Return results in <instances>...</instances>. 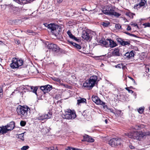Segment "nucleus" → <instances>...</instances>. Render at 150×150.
I'll return each mask as SVG.
<instances>
[{
    "label": "nucleus",
    "instance_id": "1",
    "mask_svg": "<svg viewBox=\"0 0 150 150\" xmlns=\"http://www.w3.org/2000/svg\"><path fill=\"white\" fill-rule=\"evenodd\" d=\"M149 134L146 132L135 131L127 133V135L130 138L139 141H142L145 138L146 135Z\"/></svg>",
    "mask_w": 150,
    "mask_h": 150
},
{
    "label": "nucleus",
    "instance_id": "2",
    "mask_svg": "<svg viewBox=\"0 0 150 150\" xmlns=\"http://www.w3.org/2000/svg\"><path fill=\"white\" fill-rule=\"evenodd\" d=\"M98 77L96 75L90 77L89 80H87L83 84V86L88 89H91L97 83Z\"/></svg>",
    "mask_w": 150,
    "mask_h": 150
},
{
    "label": "nucleus",
    "instance_id": "3",
    "mask_svg": "<svg viewBox=\"0 0 150 150\" xmlns=\"http://www.w3.org/2000/svg\"><path fill=\"white\" fill-rule=\"evenodd\" d=\"M102 12L106 15L114 16L118 17L121 15L120 13L115 12L112 6H104L102 10Z\"/></svg>",
    "mask_w": 150,
    "mask_h": 150
},
{
    "label": "nucleus",
    "instance_id": "4",
    "mask_svg": "<svg viewBox=\"0 0 150 150\" xmlns=\"http://www.w3.org/2000/svg\"><path fill=\"white\" fill-rule=\"evenodd\" d=\"M63 118L68 120L74 119L76 117L74 111L69 109H67L64 110V113L62 115Z\"/></svg>",
    "mask_w": 150,
    "mask_h": 150
},
{
    "label": "nucleus",
    "instance_id": "5",
    "mask_svg": "<svg viewBox=\"0 0 150 150\" xmlns=\"http://www.w3.org/2000/svg\"><path fill=\"white\" fill-rule=\"evenodd\" d=\"M30 110L28 107L20 106L17 108V111L18 114L21 115L22 117L26 118L28 116V112L30 111Z\"/></svg>",
    "mask_w": 150,
    "mask_h": 150
},
{
    "label": "nucleus",
    "instance_id": "6",
    "mask_svg": "<svg viewBox=\"0 0 150 150\" xmlns=\"http://www.w3.org/2000/svg\"><path fill=\"white\" fill-rule=\"evenodd\" d=\"M23 60L16 58L12 59V63L10 64V67L13 69L18 68L23 65Z\"/></svg>",
    "mask_w": 150,
    "mask_h": 150
},
{
    "label": "nucleus",
    "instance_id": "7",
    "mask_svg": "<svg viewBox=\"0 0 150 150\" xmlns=\"http://www.w3.org/2000/svg\"><path fill=\"white\" fill-rule=\"evenodd\" d=\"M14 122H12L7 125L0 127V134H4L8 131L12 130L14 127Z\"/></svg>",
    "mask_w": 150,
    "mask_h": 150
},
{
    "label": "nucleus",
    "instance_id": "8",
    "mask_svg": "<svg viewBox=\"0 0 150 150\" xmlns=\"http://www.w3.org/2000/svg\"><path fill=\"white\" fill-rule=\"evenodd\" d=\"M49 27L52 28L50 30V31L52 33L56 36H58L62 32L61 27L55 25L54 24V25H50Z\"/></svg>",
    "mask_w": 150,
    "mask_h": 150
},
{
    "label": "nucleus",
    "instance_id": "9",
    "mask_svg": "<svg viewBox=\"0 0 150 150\" xmlns=\"http://www.w3.org/2000/svg\"><path fill=\"white\" fill-rule=\"evenodd\" d=\"M122 141L119 138H114L111 139L108 142L109 144L112 147L120 145Z\"/></svg>",
    "mask_w": 150,
    "mask_h": 150
},
{
    "label": "nucleus",
    "instance_id": "10",
    "mask_svg": "<svg viewBox=\"0 0 150 150\" xmlns=\"http://www.w3.org/2000/svg\"><path fill=\"white\" fill-rule=\"evenodd\" d=\"M92 99V101L97 105H102L104 107H107V106L105 105V103L101 100L98 96H93Z\"/></svg>",
    "mask_w": 150,
    "mask_h": 150
},
{
    "label": "nucleus",
    "instance_id": "11",
    "mask_svg": "<svg viewBox=\"0 0 150 150\" xmlns=\"http://www.w3.org/2000/svg\"><path fill=\"white\" fill-rule=\"evenodd\" d=\"M135 52L132 51L130 52H127L124 55L125 58L126 59H130L134 57L135 55Z\"/></svg>",
    "mask_w": 150,
    "mask_h": 150
},
{
    "label": "nucleus",
    "instance_id": "12",
    "mask_svg": "<svg viewBox=\"0 0 150 150\" xmlns=\"http://www.w3.org/2000/svg\"><path fill=\"white\" fill-rule=\"evenodd\" d=\"M82 37L83 38L86 40H90L91 39V37L89 34L85 30H84L83 32V34L82 35Z\"/></svg>",
    "mask_w": 150,
    "mask_h": 150
},
{
    "label": "nucleus",
    "instance_id": "13",
    "mask_svg": "<svg viewBox=\"0 0 150 150\" xmlns=\"http://www.w3.org/2000/svg\"><path fill=\"white\" fill-rule=\"evenodd\" d=\"M84 140L88 142H94V139L87 135H86L83 136Z\"/></svg>",
    "mask_w": 150,
    "mask_h": 150
},
{
    "label": "nucleus",
    "instance_id": "14",
    "mask_svg": "<svg viewBox=\"0 0 150 150\" xmlns=\"http://www.w3.org/2000/svg\"><path fill=\"white\" fill-rule=\"evenodd\" d=\"M109 39H107L104 40H100L99 41V42L106 47H109Z\"/></svg>",
    "mask_w": 150,
    "mask_h": 150
},
{
    "label": "nucleus",
    "instance_id": "15",
    "mask_svg": "<svg viewBox=\"0 0 150 150\" xmlns=\"http://www.w3.org/2000/svg\"><path fill=\"white\" fill-rule=\"evenodd\" d=\"M109 47L111 48H113L117 46V44L113 40L109 39Z\"/></svg>",
    "mask_w": 150,
    "mask_h": 150
},
{
    "label": "nucleus",
    "instance_id": "16",
    "mask_svg": "<svg viewBox=\"0 0 150 150\" xmlns=\"http://www.w3.org/2000/svg\"><path fill=\"white\" fill-rule=\"evenodd\" d=\"M112 55L114 56H120V54L119 52V49L118 48H115L114 49L112 52Z\"/></svg>",
    "mask_w": 150,
    "mask_h": 150
},
{
    "label": "nucleus",
    "instance_id": "17",
    "mask_svg": "<svg viewBox=\"0 0 150 150\" xmlns=\"http://www.w3.org/2000/svg\"><path fill=\"white\" fill-rule=\"evenodd\" d=\"M135 1L137 2L139 5L142 7L144 6L146 4V0H136Z\"/></svg>",
    "mask_w": 150,
    "mask_h": 150
},
{
    "label": "nucleus",
    "instance_id": "18",
    "mask_svg": "<svg viewBox=\"0 0 150 150\" xmlns=\"http://www.w3.org/2000/svg\"><path fill=\"white\" fill-rule=\"evenodd\" d=\"M86 99L83 98L79 97L77 100V104L80 105L81 103H86Z\"/></svg>",
    "mask_w": 150,
    "mask_h": 150
},
{
    "label": "nucleus",
    "instance_id": "19",
    "mask_svg": "<svg viewBox=\"0 0 150 150\" xmlns=\"http://www.w3.org/2000/svg\"><path fill=\"white\" fill-rule=\"evenodd\" d=\"M45 118L44 114L42 115L40 114H39V116L36 117V120H43L45 119Z\"/></svg>",
    "mask_w": 150,
    "mask_h": 150
},
{
    "label": "nucleus",
    "instance_id": "20",
    "mask_svg": "<svg viewBox=\"0 0 150 150\" xmlns=\"http://www.w3.org/2000/svg\"><path fill=\"white\" fill-rule=\"evenodd\" d=\"M45 119H50L52 117V113L49 111L47 113L44 114Z\"/></svg>",
    "mask_w": 150,
    "mask_h": 150
},
{
    "label": "nucleus",
    "instance_id": "21",
    "mask_svg": "<svg viewBox=\"0 0 150 150\" xmlns=\"http://www.w3.org/2000/svg\"><path fill=\"white\" fill-rule=\"evenodd\" d=\"M45 149L46 150H58L56 146H52L50 147H46Z\"/></svg>",
    "mask_w": 150,
    "mask_h": 150
},
{
    "label": "nucleus",
    "instance_id": "22",
    "mask_svg": "<svg viewBox=\"0 0 150 150\" xmlns=\"http://www.w3.org/2000/svg\"><path fill=\"white\" fill-rule=\"evenodd\" d=\"M52 89V86L49 85H45V93L49 92Z\"/></svg>",
    "mask_w": 150,
    "mask_h": 150
},
{
    "label": "nucleus",
    "instance_id": "23",
    "mask_svg": "<svg viewBox=\"0 0 150 150\" xmlns=\"http://www.w3.org/2000/svg\"><path fill=\"white\" fill-rule=\"evenodd\" d=\"M31 91L32 92H33V93H35L36 95H37V91L38 89V88L36 87L31 86Z\"/></svg>",
    "mask_w": 150,
    "mask_h": 150
},
{
    "label": "nucleus",
    "instance_id": "24",
    "mask_svg": "<svg viewBox=\"0 0 150 150\" xmlns=\"http://www.w3.org/2000/svg\"><path fill=\"white\" fill-rule=\"evenodd\" d=\"M83 115L88 120L91 117L90 113L88 112L87 113L83 114Z\"/></svg>",
    "mask_w": 150,
    "mask_h": 150
},
{
    "label": "nucleus",
    "instance_id": "25",
    "mask_svg": "<svg viewBox=\"0 0 150 150\" xmlns=\"http://www.w3.org/2000/svg\"><path fill=\"white\" fill-rule=\"evenodd\" d=\"M56 47H54L52 49V50L55 52H57L59 50V47L56 45Z\"/></svg>",
    "mask_w": 150,
    "mask_h": 150
},
{
    "label": "nucleus",
    "instance_id": "26",
    "mask_svg": "<svg viewBox=\"0 0 150 150\" xmlns=\"http://www.w3.org/2000/svg\"><path fill=\"white\" fill-rule=\"evenodd\" d=\"M141 7H142V6H140V5H139L138 4H137L134 5V9H136L137 10H138Z\"/></svg>",
    "mask_w": 150,
    "mask_h": 150
},
{
    "label": "nucleus",
    "instance_id": "27",
    "mask_svg": "<svg viewBox=\"0 0 150 150\" xmlns=\"http://www.w3.org/2000/svg\"><path fill=\"white\" fill-rule=\"evenodd\" d=\"M73 46L74 47L78 49H80L81 48V47L80 45L76 43H74V44H73Z\"/></svg>",
    "mask_w": 150,
    "mask_h": 150
},
{
    "label": "nucleus",
    "instance_id": "28",
    "mask_svg": "<svg viewBox=\"0 0 150 150\" xmlns=\"http://www.w3.org/2000/svg\"><path fill=\"white\" fill-rule=\"evenodd\" d=\"M56 44H50L48 45V47L49 49L52 50L54 47H56Z\"/></svg>",
    "mask_w": 150,
    "mask_h": 150
},
{
    "label": "nucleus",
    "instance_id": "29",
    "mask_svg": "<svg viewBox=\"0 0 150 150\" xmlns=\"http://www.w3.org/2000/svg\"><path fill=\"white\" fill-rule=\"evenodd\" d=\"M24 133H22L21 134H19L18 135V138L22 140H24Z\"/></svg>",
    "mask_w": 150,
    "mask_h": 150
},
{
    "label": "nucleus",
    "instance_id": "30",
    "mask_svg": "<svg viewBox=\"0 0 150 150\" xmlns=\"http://www.w3.org/2000/svg\"><path fill=\"white\" fill-rule=\"evenodd\" d=\"M121 45H130V43L128 41H123L122 42Z\"/></svg>",
    "mask_w": 150,
    "mask_h": 150
},
{
    "label": "nucleus",
    "instance_id": "31",
    "mask_svg": "<svg viewBox=\"0 0 150 150\" xmlns=\"http://www.w3.org/2000/svg\"><path fill=\"white\" fill-rule=\"evenodd\" d=\"M67 34L69 36V37L71 38H74V36L71 33V32L69 30H68L67 32Z\"/></svg>",
    "mask_w": 150,
    "mask_h": 150
},
{
    "label": "nucleus",
    "instance_id": "32",
    "mask_svg": "<svg viewBox=\"0 0 150 150\" xmlns=\"http://www.w3.org/2000/svg\"><path fill=\"white\" fill-rule=\"evenodd\" d=\"M101 25L104 27H108L110 25V23L109 22H103L102 23Z\"/></svg>",
    "mask_w": 150,
    "mask_h": 150
},
{
    "label": "nucleus",
    "instance_id": "33",
    "mask_svg": "<svg viewBox=\"0 0 150 150\" xmlns=\"http://www.w3.org/2000/svg\"><path fill=\"white\" fill-rule=\"evenodd\" d=\"M115 28L118 29L121 28V25L119 24H116L115 25Z\"/></svg>",
    "mask_w": 150,
    "mask_h": 150
},
{
    "label": "nucleus",
    "instance_id": "34",
    "mask_svg": "<svg viewBox=\"0 0 150 150\" xmlns=\"http://www.w3.org/2000/svg\"><path fill=\"white\" fill-rule=\"evenodd\" d=\"M144 110L143 108L141 107L138 110V111L139 113L142 114Z\"/></svg>",
    "mask_w": 150,
    "mask_h": 150
},
{
    "label": "nucleus",
    "instance_id": "35",
    "mask_svg": "<svg viewBox=\"0 0 150 150\" xmlns=\"http://www.w3.org/2000/svg\"><path fill=\"white\" fill-rule=\"evenodd\" d=\"M52 79L58 82L59 83L61 82L60 79L57 78L53 77L52 78Z\"/></svg>",
    "mask_w": 150,
    "mask_h": 150
},
{
    "label": "nucleus",
    "instance_id": "36",
    "mask_svg": "<svg viewBox=\"0 0 150 150\" xmlns=\"http://www.w3.org/2000/svg\"><path fill=\"white\" fill-rule=\"evenodd\" d=\"M54 23H51V24H47L46 23H45L43 24V25H45V27H47L48 28L49 30H50L52 28H50L49 27V25H54Z\"/></svg>",
    "mask_w": 150,
    "mask_h": 150
},
{
    "label": "nucleus",
    "instance_id": "37",
    "mask_svg": "<svg viewBox=\"0 0 150 150\" xmlns=\"http://www.w3.org/2000/svg\"><path fill=\"white\" fill-rule=\"evenodd\" d=\"M40 89L43 91L44 93H45V85L41 86L40 87Z\"/></svg>",
    "mask_w": 150,
    "mask_h": 150
},
{
    "label": "nucleus",
    "instance_id": "38",
    "mask_svg": "<svg viewBox=\"0 0 150 150\" xmlns=\"http://www.w3.org/2000/svg\"><path fill=\"white\" fill-rule=\"evenodd\" d=\"M29 147L28 146H24L21 148V150H26L28 149Z\"/></svg>",
    "mask_w": 150,
    "mask_h": 150
},
{
    "label": "nucleus",
    "instance_id": "39",
    "mask_svg": "<svg viewBox=\"0 0 150 150\" xmlns=\"http://www.w3.org/2000/svg\"><path fill=\"white\" fill-rule=\"evenodd\" d=\"M26 123V122L24 121H21L20 122V125L22 126H25Z\"/></svg>",
    "mask_w": 150,
    "mask_h": 150
},
{
    "label": "nucleus",
    "instance_id": "40",
    "mask_svg": "<svg viewBox=\"0 0 150 150\" xmlns=\"http://www.w3.org/2000/svg\"><path fill=\"white\" fill-rule=\"evenodd\" d=\"M125 89L127 90L129 93H133V91L132 90L129 89V87H126L125 88Z\"/></svg>",
    "mask_w": 150,
    "mask_h": 150
},
{
    "label": "nucleus",
    "instance_id": "41",
    "mask_svg": "<svg viewBox=\"0 0 150 150\" xmlns=\"http://www.w3.org/2000/svg\"><path fill=\"white\" fill-rule=\"evenodd\" d=\"M115 67L117 68H121L122 67V65L121 64H118L115 66Z\"/></svg>",
    "mask_w": 150,
    "mask_h": 150
},
{
    "label": "nucleus",
    "instance_id": "42",
    "mask_svg": "<svg viewBox=\"0 0 150 150\" xmlns=\"http://www.w3.org/2000/svg\"><path fill=\"white\" fill-rule=\"evenodd\" d=\"M123 40H122L121 39H118L117 40V41L119 43H120L121 45L122 44V42Z\"/></svg>",
    "mask_w": 150,
    "mask_h": 150
},
{
    "label": "nucleus",
    "instance_id": "43",
    "mask_svg": "<svg viewBox=\"0 0 150 150\" xmlns=\"http://www.w3.org/2000/svg\"><path fill=\"white\" fill-rule=\"evenodd\" d=\"M15 43L17 44H19L20 43V41L17 39L15 40Z\"/></svg>",
    "mask_w": 150,
    "mask_h": 150
},
{
    "label": "nucleus",
    "instance_id": "44",
    "mask_svg": "<svg viewBox=\"0 0 150 150\" xmlns=\"http://www.w3.org/2000/svg\"><path fill=\"white\" fill-rule=\"evenodd\" d=\"M131 80H132L133 81V83H134L135 84H136V83H135V80L134 79L132 78V77H130V76H128V77Z\"/></svg>",
    "mask_w": 150,
    "mask_h": 150
},
{
    "label": "nucleus",
    "instance_id": "45",
    "mask_svg": "<svg viewBox=\"0 0 150 150\" xmlns=\"http://www.w3.org/2000/svg\"><path fill=\"white\" fill-rule=\"evenodd\" d=\"M65 150H75V149L74 148L69 147L67 149H66Z\"/></svg>",
    "mask_w": 150,
    "mask_h": 150
},
{
    "label": "nucleus",
    "instance_id": "46",
    "mask_svg": "<svg viewBox=\"0 0 150 150\" xmlns=\"http://www.w3.org/2000/svg\"><path fill=\"white\" fill-rule=\"evenodd\" d=\"M131 28L129 25H128L127 28V30L128 31H130L131 30Z\"/></svg>",
    "mask_w": 150,
    "mask_h": 150
},
{
    "label": "nucleus",
    "instance_id": "47",
    "mask_svg": "<svg viewBox=\"0 0 150 150\" xmlns=\"http://www.w3.org/2000/svg\"><path fill=\"white\" fill-rule=\"evenodd\" d=\"M26 33H33V31L32 30H27L26 31Z\"/></svg>",
    "mask_w": 150,
    "mask_h": 150
},
{
    "label": "nucleus",
    "instance_id": "48",
    "mask_svg": "<svg viewBox=\"0 0 150 150\" xmlns=\"http://www.w3.org/2000/svg\"><path fill=\"white\" fill-rule=\"evenodd\" d=\"M132 15V13H126V15L130 17V16Z\"/></svg>",
    "mask_w": 150,
    "mask_h": 150
},
{
    "label": "nucleus",
    "instance_id": "49",
    "mask_svg": "<svg viewBox=\"0 0 150 150\" xmlns=\"http://www.w3.org/2000/svg\"><path fill=\"white\" fill-rule=\"evenodd\" d=\"M131 25H133V26H137L138 27L136 23H132L131 24Z\"/></svg>",
    "mask_w": 150,
    "mask_h": 150
},
{
    "label": "nucleus",
    "instance_id": "50",
    "mask_svg": "<svg viewBox=\"0 0 150 150\" xmlns=\"http://www.w3.org/2000/svg\"><path fill=\"white\" fill-rule=\"evenodd\" d=\"M145 26L147 27H150V23H147L145 24Z\"/></svg>",
    "mask_w": 150,
    "mask_h": 150
},
{
    "label": "nucleus",
    "instance_id": "51",
    "mask_svg": "<svg viewBox=\"0 0 150 150\" xmlns=\"http://www.w3.org/2000/svg\"><path fill=\"white\" fill-rule=\"evenodd\" d=\"M129 147L131 149H133L135 148V147L132 145H130L129 146Z\"/></svg>",
    "mask_w": 150,
    "mask_h": 150
},
{
    "label": "nucleus",
    "instance_id": "52",
    "mask_svg": "<svg viewBox=\"0 0 150 150\" xmlns=\"http://www.w3.org/2000/svg\"><path fill=\"white\" fill-rule=\"evenodd\" d=\"M3 90L2 87H0V94H2Z\"/></svg>",
    "mask_w": 150,
    "mask_h": 150
},
{
    "label": "nucleus",
    "instance_id": "53",
    "mask_svg": "<svg viewBox=\"0 0 150 150\" xmlns=\"http://www.w3.org/2000/svg\"><path fill=\"white\" fill-rule=\"evenodd\" d=\"M146 71L147 73H148V72H149V68L148 67H146Z\"/></svg>",
    "mask_w": 150,
    "mask_h": 150
},
{
    "label": "nucleus",
    "instance_id": "54",
    "mask_svg": "<svg viewBox=\"0 0 150 150\" xmlns=\"http://www.w3.org/2000/svg\"><path fill=\"white\" fill-rule=\"evenodd\" d=\"M68 42L71 44L72 45H73V44H74V43L72 41H70L69 40H67Z\"/></svg>",
    "mask_w": 150,
    "mask_h": 150
},
{
    "label": "nucleus",
    "instance_id": "55",
    "mask_svg": "<svg viewBox=\"0 0 150 150\" xmlns=\"http://www.w3.org/2000/svg\"><path fill=\"white\" fill-rule=\"evenodd\" d=\"M63 1V0H57V2L58 3H61Z\"/></svg>",
    "mask_w": 150,
    "mask_h": 150
},
{
    "label": "nucleus",
    "instance_id": "56",
    "mask_svg": "<svg viewBox=\"0 0 150 150\" xmlns=\"http://www.w3.org/2000/svg\"><path fill=\"white\" fill-rule=\"evenodd\" d=\"M124 33L125 34H126L127 35H129L130 36H131V33H128V32H124Z\"/></svg>",
    "mask_w": 150,
    "mask_h": 150
},
{
    "label": "nucleus",
    "instance_id": "57",
    "mask_svg": "<svg viewBox=\"0 0 150 150\" xmlns=\"http://www.w3.org/2000/svg\"><path fill=\"white\" fill-rule=\"evenodd\" d=\"M139 126H136L134 128V129H139Z\"/></svg>",
    "mask_w": 150,
    "mask_h": 150
},
{
    "label": "nucleus",
    "instance_id": "58",
    "mask_svg": "<svg viewBox=\"0 0 150 150\" xmlns=\"http://www.w3.org/2000/svg\"><path fill=\"white\" fill-rule=\"evenodd\" d=\"M131 36H133V37H137L136 35H134V34H131Z\"/></svg>",
    "mask_w": 150,
    "mask_h": 150
},
{
    "label": "nucleus",
    "instance_id": "59",
    "mask_svg": "<svg viewBox=\"0 0 150 150\" xmlns=\"http://www.w3.org/2000/svg\"><path fill=\"white\" fill-rule=\"evenodd\" d=\"M72 39H74V40L76 41H77V38L76 37H75L74 36V38H73Z\"/></svg>",
    "mask_w": 150,
    "mask_h": 150
},
{
    "label": "nucleus",
    "instance_id": "60",
    "mask_svg": "<svg viewBox=\"0 0 150 150\" xmlns=\"http://www.w3.org/2000/svg\"><path fill=\"white\" fill-rule=\"evenodd\" d=\"M105 122L106 123V124L107 123V122H108V120H107V119L105 120Z\"/></svg>",
    "mask_w": 150,
    "mask_h": 150
},
{
    "label": "nucleus",
    "instance_id": "61",
    "mask_svg": "<svg viewBox=\"0 0 150 150\" xmlns=\"http://www.w3.org/2000/svg\"><path fill=\"white\" fill-rule=\"evenodd\" d=\"M133 88L132 86H130L129 87V88Z\"/></svg>",
    "mask_w": 150,
    "mask_h": 150
},
{
    "label": "nucleus",
    "instance_id": "62",
    "mask_svg": "<svg viewBox=\"0 0 150 150\" xmlns=\"http://www.w3.org/2000/svg\"><path fill=\"white\" fill-rule=\"evenodd\" d=\"M2 43V42L1 41H0V44H1Z\"/></svg>",
    "mask_w": 150,
    "mask_h": 150
},
{
    "label": "nucleus",
    "instance_id": "63",
    "mask_svg": "<svg viewBox=\"0 0 150 150\" xmlns=\"http://www.w3.org/2000/svg\"><path fill=\"white\" fill-rule=\"evenodd\" d=\"M1 95H2V94H0V97H1Z\"/></svg>",
    "mask_w": 150,
    "mask_h": 150
},
{
    "label": "nucleus",
    "instance_id": "64",
    "mask_svg": "<svg viewBox=\"0 0 150 150\" xmlns=\"http://www.w3.org/2000/svg\"><path fill=\"white\" fill-rule=\"evenodd\" d=\"M149 109L150 110V106L149 107Z\"/></svg>",
    "mask_w": 150,
    "mask_h": 150
}]
</instances>
